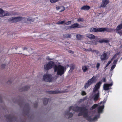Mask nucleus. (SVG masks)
<instances>
[{"label": "nucleus", "mask_w": 122, "mask_h": 122, "mask_svg": "<svg viewBox=\"0 0 122 122\" xmlns=\"http://www.w3.org/2000/svg\"><path fill=\"white\" fill-rule=\"evenodd\" d=\"M63 37L64 38H70L71 37V35L70 34H64Z\"/></svg>", "instance_id": "obj_24"}, {"label": "nucleus", "mask_w": 122, "mask_h": 122, "mask_svg": "<svg viewBox=\"0 0 122 122\" xmlns=\"http://www.w3.org/2000/svg\"><path fill=\"white\" fill-rule=\"evenodd\" d=\"M43 103L44 104L46 105L48 101V99L46 98H44L43 99Z\"/></svg>", "instance_id": "obj_23"}, {"label": "nucleus", "mask_w": 122, "mask_h": 122, "mask_svg": "<svg viewBox=\"0 0 122 122\" xmlns=\"http://www.w3.org/2000/svg\"><path fill=\"white\" fill-rule=\"evenodd\" d=\"M72 106H70L69 108V111H69V112H70V111L71 110V109L72 108Z\"/></svg>", "instance_id": "obj_52"}, {"label": "nucleus", "mask_w": 122, "mask_h": 122, "mask_svg": "<svg viewBox=\"0 0 122 122\" xmlns=\"http://www.w3.org/2000/svg\"><path fill=\"white\" fill-rule=\"evenodd\" d=\"M97 42H96L94 44L96 45H97Z\"/></svg>", "instance_id": "obj_62"}, {"label": "nucleus", "mask_w": 122, "mask_h": 122, "mask_svg": "<svg viewBox=\"0 0 122 122\" xmlns=\"http://www.w3.org/2000/svg\"><path fill=\"white\" fill-rule=\"evenodd\" d=\"M103 82H106V78H103Z\"/></svg>", "instance_id": "obj_58"}, {"label": "nucleus", "mask_w": 122, "mask_h": 122, "mask_svg": "<svg viewBox=\"0 0 122 122\" xmlns=\"http://www.w3.org/2000/svg\"><path fill=\"white\" fill-rule=\"evenodd\" d=\"M24 107L28 110L30 109L29 104L28 103H26L25 104Z\"/></svg>", "instance_id": "obj_31"}, {"label": "nucleus", "mask_w": 122, "mask_h": 122, "mask_svg": "<svg viewBox=\"0 0 122 122\" xmlns=\"http://www.w3.org/2000/svg\"><path fill=\"white\" fill-rule=\"evenodd\" d=\"M98 106V105L97 104H95L92 107V109H94L95 108Z\"/></svg>", "instance_id": "obj_34"}, {"label": "nucleus", "mask_w": 122, "mask_h": 122, "mask_svg": "<svg viewBox=\"0 0 122 122\" xmlns=\"http://www.w3.org/2000/svg\"><path fill=\"white\" fill-rule=\"evenodd\" d=\"M75 67V66L74 65L72 64L70 66V70H73L74 69Z\"/></svg>", "instance_id": "obj_32"}, {"label": "nucleus", "mask_w": 122, "mask_h": 122, "mask_svg": "<svg viewBox=\"0 0 122 122\" xmlns=\"http://www.w3.org/2000/svg\"><path fill=\"white\" fill-rule=\"evenodd\" d=\"M71 23V21H69L66 23H65V24L66 25H68L70 24Z\"/></svg>", "instance_id": "obj_39"}, {"label": "nucleus", "mask_w": 122, "mask_h": 122, "mask_svg": "<svg viewBox=\"0 0 122 122\" xmlns=\"http://www.w3.org/2000/svg\"><path fill=\"white\" fill-rule=\"evenodd\" d=\"M3 12L2 9L0 8V16H1V15L2 13H3Z\"/></svg>", "instance_id": "obj_46"}, {"label": "nucleus", "mask_w": 122, "mask_h": 122, "mask_svg": "<svg viewBox=\"0 0 122 122\" xmlns=\"http://www.w3.org/2000/svg\"><path fill=\"white\" fill-rule=\"evenodd\" d=\"M34 107L35 108H36L38 106V103H35L34 104Z\"/></svg>", "instance_id": "obj_49"}, {"label": "nucleus", "mask_w": 122, "mask_h": 122, "mask_svg": "<svg viewBox=\"0 0 122 122\" xmlns=\"http://www.w3.org/2000/svg\"><path fill=\"white\" fill-rule=\"evenodd\" d=\"M5 64H2L1 66V68L2 69H4L5 68Z\"/></svg>", "instance_id": "obj_45"}, {"label": "nucleus", "mask_w": 122, "mask_h": 122, "mask_svg": "<svg viewBox=\"0 0 122 122\" xmlns=\"http://www.w3.org/2000/svg\"><path fill=\"white\" fill-rule=\"evenodd\" d=\"M43 79L46 82H51L52 81L51 75L47 74H46L43 76Z\"/></svg>", "instance_id": "obj_7"}, {"label": "nucleus", "mask_w": 122, "mask_h": 122, "mask_svg": "<svg viewBox=\"0 0 122 122\" xmlns=\"http://www.w3.org/2000/svg\"><path fill=\"white\" fill-rule=\"evenodd\" d=\"M122 29V24L118 25L116 29V31H118Z\"/></svg>", "instance_id": "obj_25"}, {"label": "nucleus", "mask_w": 122, "mask_h": 122, "mask_svg": "<svg viewBox=\"0 0 122 122\" xmlns=\"http://www.w3.org/2000/svg\"><path fill=\"white\" fill-rule=\"evenodd\" d=\"M104 107V105L100 106L98 108V113H101L102 112L103 109Z\"/></svg>", "instance_id": "obj_17"}, {"label": "nucleus", "mask_w": 122, "mask_h": 122, "mask_svg": "<svg viewBox=\"0 0 122 122\" xmlns=\"http://www.w3.org/2000/svg\"><path fill=\"white\" fill-rule=\"evenodd\" d=\"M77 21L78 22H83L84 21V20L82 18H79L78 19Z\"/></svg>", "instance_id": "obj_35"}, {"label": "nucleus", "mask_w": 122, "mask_h": 122, "mask_svg": "<svg viewBox=\"0 0 122 122\" xmlns=\"http://www.w3.org/2000/svg\"><path fill=\"white\" fill-rule=\"evenodd\" d=\"M103 42H105V43H108L109 41V40L107 39H103Z\"/></svg>", "instance_id": "obj_36"}, {"label": "nucleus", "mask_w": 122, "mask_h": 122, "mask_svg": "<svg viewBox=\"0 0 122 122\" xmlns=\"http://www.w3.org/2000/svg\"><path fill=\"white\" fill-rule=\"evenodd\" d=\"M83 112H80L78 115V116H81L83 115Z\"/></svg>", "instance_id": "obj_47"}, {"label": "nucleus", "mask_w": 122, "mask_h": 122, "mask_svg": "<svg viewBox=\"0 0 122 122\" xmlns=\"http://www.w3.org/2000/svg\"><path fill=\"white\" fill-rule=\"evenodd\" d=\"M75 112L80 111L81 112L83 111L85 112L86 110V108L85 107H80L78 106L74 107L72 109Z\"/></svg>", "instance_id": "obj_8"}, {"label": "nucleus", "mask_w": 122, "mask_h": 122, "mask_svg": "<svg viewBox=\"0 0 122 122\" xmlns=\"http://www.w3.org/2000/svg\"><path fill=\"white\" fill-rule=\"evenodd\" d=\"M108 66H107V65L105 67V69Z\"/></svg>", "instance_id": "obj_64"}, {"label": "nucleus", "mask_w": 122, "mask_h": 122, "mask_svg": "<svg viewBox=\"0 0 122 122\" xmlns=\"http://www.w3.org/2000/svg\"><path fill=\"white\" fill-rule=\"evenodd\" d=\"M65 20H63V21L59 20L57 24H62L64 23L65 22Z\"/></svg>", "instance_id": "obj_30"}, {"label": "nucleus", "mask_w": 122, "mask_h": 122, "mask_svg": "<svg viewBox=\"0 0 122 122\" xmlns=\"http://www.w3.org/2000/svg\"><path fill=\"white\" fill-rule=\"evenodd\" d=\"M65 114L66 115L69 116L68 117V118L71 117L73 115V114L72 113L69 112V111L65 112Z\"/></svg>", "instance_id": "obj_20"}, {"label": "nucleus", "mask_w": 122, "mask_h": 122, "mask_svg": "<svg viewBox=\"0 0 122 122\" xmlns=\"http://www.w3.org/2000/svg\"><path fill=\"white\" fill-rule=\"evenodd\" d=\"M83 111V113H84V114L83 115V117L85 118H87L88 117L87 109H86V111L85 112H84L83 111Z\"/></svg>", "instance_id": "obj_22"}, {"label": "nucleus", "mask_w": 122, "mask_h": 122, "mask_svg": "<svg viewBox=\"0 0 122 122\" xmlns=\"http://www.w3.org/2000/svg\"><path fill=\"white\" fill-rule=\"evenodd\" d=\"M68 52L70 53H72V54H73L74 52L73 51H72L71 50H69L68 51Z\"/></svg>", "instance_id": "obj_57"}, {"label": "nucleus", "mask_w": 122, "mask_h": 122, "mask_svg": "<svg viewBox=\"0 0 122 122\" xmlns=\"http://www.w3.org/2000/svg\"><path fill=\"white\" fill-rule=\"evenodd\" d=\"M71 28H80L81 27L79 26V25L77 23L71 25Z\"/></svg>", "instance_id": "obj_19"}, {"label": "nucleus", "mask_w": 122, "mask_h": 122, "mask_svg": "<svg viewBox=\"0 0 122 122\" xmlns=\"http://www.w3.org/2000/svg\"><path fill=\"white\" fill-rule=\"evenodd\" d=\"M27 49V48L26 47H24L23 48L24 50L26 49Z\"/></svg>", "instance_id": "obj_63"}, {"label": "nucleus", "mask_w": 122, "mask_h": 122, "mask_svg": "<svg viewBox=\"0 0 122 122\" xmlns=\"http://www.w3.org/2000/svg\"><path fill=\"white\" fill-rule=\"evenodd\" d=\"M111 63V61H108L107 64V66H108Z\"/></svg>", "instance_id": "obj_55"}, {"label": "nucleus", "mask_w": 122, "mask_h": 122, "mask_svg": "<svg viewBox=\"0 0 122 122\" xmlns=\"http://www.w3.org/2000/svg\"><path fill=\"white\" fill-rule=\"evenodd\" d=\"M27 20L28 21H30L31 20V19L30 17L28 18H27Z\"/></svg>", "instance_id": "obj_54"}, {"label": "nucleus", "mask_w": 122, "mask_h": 122, "mask_svg": "<svg viewBox=\"0 0 122 122\" xmlns=\"http://www.w3.org/2000/svg\"><path fill=\"white\" fill-rule=\"evenodd\" d=\"M118 55V54L117 53L115 54L114 56L112 57L114 59L115 58L117 57V56Z\"/></svg>", "instance_id": "obj_50"}, {"label": "nucleus", "mask_w": 122, "mask_h": 122, "mask_svg": "<svg viewBox=\"0 0 122 122\" xmlns=\"http://www.w3.org/2000/svg\"><path fill=\"white\" fill-rule=\"evenodd\" d=\"M86 119L88 121L90 122L93 121L92 118H91L90 117H88L86 118Z\"/></svg>", "instance_id": "obj_33"}, {"label": "nucleus", "mask_w": 122, "mask_h": 122, "mask_svg": "<svg viewBox=\"0 0 122 122\" xmlns=\"http://www.w3.org/2000/svg\"><path fill=\"white\" fill-rule=\"evenodd\" d=\"M66 29H72L71 25L70 26H67L66 27Z\"/></svg>", "instance_id": "obj_48"}, {"label": "nucleus", "mask_w": 122, "mask_h": 122, "mask_svg": "<svg viewBox=\"0 0 122 122\" xmlns=\"http://www.w3.org/2000/svg\"><path fill=\"white\" fill-rule=\"evenodd\" d=\"M96 76H94L91 79H89L85 84L84 87L85 88H87L92 84L95 83L96 81Z\"/></svg>", "instance_id": "obj_3"}, {"label": "nucleus", "mask_w": 122, "mask_h": 122, "mask_svg": "<svg viewBox=\"0 0 122 122\" xmlns=\"http://www.w3.org/2000/svg\"><path fill=\"white\" fill-rule=\"evenodd\" d=\"M2 97L1 96H0V101L1 102H2Z\"/></svg>", "instance_id": "obj_60"}, {"label": "nucleus", "mask_w": 122, "mask_h": 122, "mask_svg": "<svg viewBox=\"0 0 122 122\" xmlns=\"http://www.w3.org/2000/svg\"><path fill=\"white\" fill-rule=\"evenodd\" d=\"M84 51H91V50H92V49L91 48H90L89 49H86L85 48H84Z\"/></svg>", "instance_id": "obj_43"}, {"label": "nucleus", "mask_w": 122, "mask_h": 122, "mask_svg": "<svg viewBox=\"0 0 122 122\" xmlns=\"http://www.w3.org/2000/svg\"><path fill=\"white\" fill-rule=\"evenodd\" d=\"M100 117L99 115H98L96 116L95 117H94L92 118V120L93 121H94L95 120H97V119L99 118Z\"/></svg>", "instance_id": "obj_28"}, {"label": "nucleus", "mask_w": 122, "mask_h": 122, "mask_svg": "<svg viewBox=\"0 0 122 122\" xmlns=\"http://www.w3.org/2000/svg\"><path fill=\"white\" fill-rule=\"evenodd\" d=\"M99 41L101 43H103V39L100 40H99Z\"/></svg>", "instance_id": "obj_51"}, {"label": "nucleus", "mask_w": 122, "mask_h": 122, "mask_svg": "<svg viewBox=\"0 0 122 122\" xmlns=\"http://www.w3.org/2000/svg\"><path fill=\"white\" fill-rule=\"evenodd\" d=\"M12 82L10 80H9L7 82V84H10Z\"/></svg>", "instance_id": "obj_53"}, {"label": "nucleus", "mask_w": 122, "mask_h": 122, "mask_svg": "<svg viewBox=\"0 0 122 122\" xmlns=\"http://www.w3.org/2000/svg\"><path fill=\"white\" fill-rule=\"evenodd\" d=\"M99 97V92L98 91L97 93L96 94H95L93 96L94 100L95 101H97L98 99V98Z\"/></svg>", "instance_id": "obj_15"}, {"label": "nucleus", "mask_w": 122, "mask_h": 122, "mask_svg": "<svg viewBox=\"0 0 122 122\" xmlns=\"http://www.w3.org/2000/svg\"><path fill=\"white\" fill-rule=\"evenodd\" d=\"M116 29H110L108 28H96L94 27H92L90 28V31L94 32H102L106 31L107 32H111L114 30Z\"/></svg>", "instance_id": "obj_1"}, {"label": "nucleus", "mask_w": 122, "mask_h": 122, "mask_svg": "<svg viewBox=\"0 0 122 122\" xmlns=\"http://www.w3.org/2000/svg\"><path fill=\"white\" fill-rule=\"evenodd\" d=\"M116 32L120 36L122 35V30L121 31H117Z\"/></svg>", "instance_id": "obj_38"}, {"label": "nucleus", "mask_w": 122, "mask_h": 122, "mask_svg": "<svg viewBox=\"0 0 122 122\" xmlns=\"http://www.w3.org/2000/svg\"><path fill=\"white\" fill-rule=\"evenodd\" d=\"M91 50V51H91L92 52H95L96 51V50H92H92Z\"/></svg>", "instance_id": "obj_56"}, {"label": "nucleus", "mask_w": 122, "mask_h": 122, "mask_svg": "<svg viewBox=\"0 0 122 122\" xmlns=\"http://www.w3.org/2000/svg\"><path fill=\"white\" fill-rule=\"evenodd\" d=\"M86 36L91 39H94L96 38V36L94 35L90 34H86Z\"/></svg>", "instance_id": "obj_16"}, {"label": "nucleus", "mask_w": 122, "mask_h": 122, "mask_svg": "<svg viewBox=\"0 0 122 122\" xmlns=\"http://www.w3.org/2000/svg\"><path fill=\"white\" fill-rule=\"evenodd\" d=\"M76 37L78 40H81L83 38V36L80 34L77 35Z\"/></svg>", "instance_id": "obj_26"}, {"label": "nucleus", "mask_w": 122, "mask_h": 122, "mask_svg": "<svg viewBox=\"0 0 122 122\" xmlns=\"http://www.w3.org/2000/svg\"><path fill=\"white\" fill-rule=\"evenodd\" d=\"M62 7H56V9H57L58 10L59 9H60V8ZM62 7L63 9L61 10H60V12H62L63 11H64L65 10V7L63 6H62Z\"/></svg>", "instance_id": "obj_29"}, {"label": "nucleus", "mask_w": 122, "mask_h": 122, "mask_svg": "<svg viewBox=\"0 0 122 122\" xmlns=\"http://www.w3.org/2000/svg\"><path fill=\"white\" fill-rule=\"evenodd\" d=\"M101 83V81H100L96 84L93 89V91L94 92L97 91L99 89Z\"/></svg>", "instance_id": "obj_9"}, {"label": "nucleus", "mask_w": 122, "mask_h": 122, "mask_svg": "<svg viewBox=\"0 0 122 122\" xmlns=\"http://www.w3.org/2000/svg\"><path fill=\"white\" fill-rule=\"evenodd\" d=\"M65 92L64 91H59L56 90L55 91H50L47 92V93L49 94H56L59 93H63Z\"/></svg>", "instance_id": "obj_10"}, {"label": "nucleus", "mask_w": 122, "mask_h": 122, "mask_svg": "<svg viewBox=\"0 0 122 122\" xmlns=\"http://www.w3.org/2000/svg\"><path fill=\"white\" fill-rule=\"evenodd\" d=\"M100 66V64L99 63H98L96 65V67L97 68V70H98L99 68V67Z\"/></svg>", "instance_id": "obj_41"}, {"label": "nucleus", "mask_w": 122, "mask_h": 122, "mask_svg": "<svg viewBox=\"0 0 122 122\" xmlns=\"http://www.w3.org/2000/svg\"><path fill=\"white\" fill-rule=\"evenodd\" d=\"M108 58V57L107 53L105 52H103L100 57V59L102 61L106 60Z\"/></svg>", "instance_id": "obj_14"}, {"label": "nucleus", "mask_w": 122, "mask_h": 122, "mask_svg": "<svg viewBox=\"0 0 122 122\" xmlns=\"http://www.w3.org/2000/svg\"><path fill=\"white\" fill-rule=\"evenodd\" d=\"M86 92L85 91H82V92H81V95L82 96H84V95H86Z\"/></svg>", "instance_id": "obj_44"}, {"label": "nucleus", "mask_w": 122, "mask_h": 122, "mask_svg": "<svg viewBox=\"0 0 122 122\" xmlns=\"http://www.w3.org/2000/svg\"><path fill=\"white\" fill-rule=\"evenodd\" d=\"M5 117L6 118L7 122H15L17 120V118L12 114L6 116Z\"/></svg>", "instance_id": "obj_5"}, {"label": "nucleus", "mask_w": 122, "mask_h": 122, "mask_svg": "<svg viewBox=\"0 0 122 122\" xmlns=\"http://www.w3.org/2000/svg\"><path fill=\"white\" fill-rule=\"evenodd\" d=\"M53 68L54 72H57V75L61 76L64 73L65 67L61 65H59L58 66L55 65Z\"/></svg>", "instance_id": "obj_2"}, {"label": "nucleus", "mask_w": 122, "mask_h": 122, "mask_svg": "<svg viewBox=\"0 0 122 122\" xmlns=\"http://www.w3.org/2000/svg\"><path fill=\"white\" fill-rule=\"evenodd\" d=\"M30 86H25L22 88V90H20L21 91H25L28 90L30 88Z\"/></svg>", "instance_id": "obj_21"}, {"label": "nucleus", "mask_w": 122, "mask_h": 122, "mask_svg": "<svg viewBox=\"0 0 122 122\" xmlns=\"http://www.w3.org/2000/svg\"><path fill=\"white\" fill-rule=\"evenodd\" d=\"M95 53L97 54H98L99 53V51L97 50H96Z\"/></svg>", "instance_id": "obj_59"}, {"label": "nucleus", "mask_w": 122, "mask_h": 122, "mask_svg": "<svg viewBox=\"0 0 122 122\" xmlns=\"http://www.w3.org/2000/svg\"><path fill=\"white\" fill-rule=\"evenodd\" d=\"M114 59L112 57L111 59L110 60V61H111V62L113 60V59Z\"/></svg>", "instance_id": "obj_61"}, {"label": "nucleus", "mask_w": 122, "mask_h": 122, "mask_svg": "<svg viewBox=\"0 0 122 122\" xmlns=\"http://www.w3.org/2000/svg\"><path fill=\"white\" fill-rule=\"evenodd\" d=\"M115 66H116V65H112L111 67V70H113V69L115 67Z\"/></svg>", "instance_id": "obj_40"}, {"label": "nucleus", "mask_w": 122, "mask_h": 122, "mask_svg": "<svg viewBox=\"0 0 122 122\" xmlns=\"http://www.w3.org/2000/svg\"><path fill=\"white\" fill-rule=\"evenodd\" d=\"M59 0H50V1L52 3H54L58 1Z\"/></svg>", "instance_id": "obj_37"}, {"label": "nucleus", "mask_w": 122, "mask_h": 122, "mask_svg": "<svg viewBox=\"0 0 122 122\" xmlns=\"http://www.w3.org/2000/svg\"><path fill=\"white\" fill-rule=\"evenodd\" d=\"M109 3V1L108 0H102L100 7H105Z\"/></svg>", "instance_id": "obj_13"}, {"label": "nucleus", "mask_w": 122, "mask_h": 122, "mask_svg": "<svg viewBox=\"0 0 122 122\" xmlns=\"http://www.w3.org/2000/svg\"><path fill=\"white\" fill-rule=\"evenodd\" d=\"M54 64L53 61H50L44 66V68L45 70H48L53 67Z\"/></svg>", "instance_id": "obj_6"}, {"label": "nucleus", "mask_w": 122, "mask_h": 122, "mask_svg": "<svg viewBox=\"0 0 122 122\" xmlns=\"http://www.w3.org/2000/svg\"><path fill=\"white\" fill-rule=\"evenodd\" d=\"M112 85V83L110 84H105L103 85V89L105 91H108L110 89L109 87L111 86Z\"/></svg>", "instance_id": "obj_11"}, {"label": "nucleus", "mask_w": 122, "mask_h": 122, "mask_svg": "<svg viewBox=\"0 0 122 122\" xmlns=\"http://www.w3.org/2000/svg\"><path fill=\"white\" fill-rule=\"evenodd\" d=\"M118 61V60L117 59L114 60L113 62V64L114 65H116V64L117 63V62Z\"/></svg>", "instance_id": "obj_42"}, {"label": "nucleus", "mask_w": 122, "mask_h": 122, "mask_svg": "<svg viewBox=\"0 0 122 122\" xmlns=\"http://www.w3.org/2000/svg\"><path fill=\"white\" fill-rule=\"evenodd\" d=\"M23 19V18L21 17H12L9 19L8 21L10 23L16 22L21 21Z\"/></svg>", "instance_id": "obj_4"}, {"label": "nucleus", "mask_w": 122, "mask_h": 122, "mask_svg": "<svg viewBox=\"0 0 122 122\" xmlns=\"http://www.w3.org/2000/svg\"><path fill=\"white\" fill-rule=\"evenodd\" d=\"M90 8V6L87 5H86L82 6L81 8V10H89Z\"/></svg>", "instance_id": "obj_18"}, {"label": "nucleus", "mask_w": 122, "mask_h": 122, "mask_svg": "<svg viewBox=\"0 0 122 122\" xmlns=\"http://www.w3.org/2000/svg\"><path fill=\"white\" fill-rule=\"evenodd\" d=\"M3 13L2 14L1 16L11 15H13L12 12H8L7 11H4L3 10Z\"/></svg>", "instance_id": "obj_12"}, {"label": "nucleus", "mask_w": 122, "mask_h": 122, "mask_svg": "<svg viewBox=\"0 0 122 122\" xmlns=\"http://www.w3.org/2000/svg\"><path fill=\"white\" fill-rule=\"evenodd\" d=\"M82 69L84 72H85L87 70L88 68L86 66H83L82 67Z\"/></svg>", "instance_id": "obj_27"}]
</instances>
